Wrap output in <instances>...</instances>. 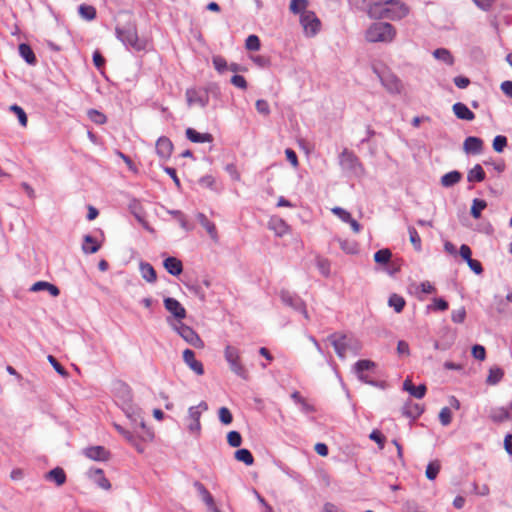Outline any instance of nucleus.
I'll return each instance as SVG.
<instances>
[{
    "label": "nucleus",
    "mask_w": 512,
    "mask_h": 512,
    "mask_svg": "<svg viewBox=\"0 0 512 512\" xmlns=\"http://www.w3.org/2000/svg\"><path fill=\"white\" fill-rule=\"evenodd\" d=\"M369 6V15L374 18L400 20L409 13V8L396 0H364Z\"/></svg>",
    "instance_id": "obj_1"
},
{
    "label": "nucleus",
    "mask_w": 512,
    "mask_h": 512,
    "mask_svg": "<svg viewBox=\"0 0 512 512\" xmlns=\"http://www.w3.org/2000/svg\"><path fill=\"white\" fill-rule=\"evenodd\" d=\"M327 340L333 346L337 356L344 360L347 352L357 355L362 349V345L358 339L343 333H333L327 337Z\"/></svg>",
    "instance_id": "obj_2"
},
{
    "label": "nucleus",
    "mask_w": 512,
    "mask_h": 512,
    "mask_svg": "<svg viewBox=\"0 0 512 512\" xmlns=\"http://www.w3.org/2000/svg\"><path fill=\"white\" fill-rule=\"evenodd\" d=\"M395 36L394 26L387 22H374L365 32V39L370 43H390Z\"/></svg>",
    "instance_id": "obj_3"
},
{
    "label": "nucleus",
    "mask_w": 512,
    "mask_h": 512,
    "mask_svg": "<svg viewBox=\"0 0 512 512\" xmlns=\"http://www.w3.org/2000/svg\"><path fill=\"white\" fill-rule=\"evenodd\" d=\"M117 38L126 46L136 51L145 49V41L139 39L136 27L128 24L123 27L117 26L115 29Z\"/></svg>",
    "instance_id": "obj_4"
},
{
    "label": "nucleus",
    "mask_w": 512,
    "mask_h": 512,
    "mask_svg": "<svg viewBox=\"0 0 512 512\" xmlns=\"http://www.w3.org/2000/svg\"><path fill=\"white\" fill-rule=\"evenodd\" d=\"M224 357L229 364L230 370L242 379L248 378V372L240 359V351L238 348L227 345L224 350Z\"/></svg>",
    "instance_id": "obj_5"
},
{
    "label": "nucleus",
    "mask_w": 512,
    "mask_h": 512,
    "mask_svg": "<svg viewBox=\"0 0 512 512\" xmlns=\"http://www.w3.org/2000/svg\"><path fill=\"white\" fill-rule=\"evenodd\" d=\"M208 409V405L205 401H201L196 406H191L188 409V416L186 417L187 429L189 433L199 436L201 433L200 418L204 411Z\"/></svg>",
    "instance_id": "obj_6"
},
{
    "label": "nucleus",
    "mask_w": 512,
    "mask_h": 512,
    "mask_svg": "<svg viewBox=\"0 0 512 512\" xmlns=\"http://www.w3.org/2000/svg\"><path fill=\"white\" fill-rule=\"evenodd\" d=\"M280 299L282 303L293 310L301 313L305 319H309V315L306 309L305 302L301 299L297 294L290 292L288 290L280 291Z\"/></svg>",
    "instance_id": "obj_7"
},
{
    "label": "nucleus",
    "mask_w": 512,
    "mask_h": 512,
    "mask_svg": "<svg viewBox=\"0 0 512 512\" xmlns=\"http://www.w3.org/2000/svg\"><path fill=\"white\" fill-rule=\"evenodd\" d=\"M300 24L307 37L316 36L321 29V21L313 11L302 13Z\"/></svg>",
    "instance_id": "obj_8"
},
{
    "label": "nucleus",
    "mask_w": 512,
    "mask_h": 512,
    "mask_svg": "<svg viewBox=\"0 0 512 512\" xmlns=\"http://www.w3.org/2000/svg\"><path fill=\"white\" fill-rule=\"evenodd\" d=\"M375 367H376L375 362L368 360V359H363V360L357 361L354 364L353 371L355 372V374L357 375L358 379L361 382L369 384L371 386L378 387V386H380L379 382L371 379L368 376V374H366V372L373 370Z\"/></svg>",
    "instance_id": "obj_9"
},
{
    "label": "nucleus",
    "mask_w": 512,
    "mask_h": 512,
    "mask_svg": "<svg viewBox=\"0 0 512 512\" xmlns=\"http://www.w3.org/2000/svg\"><path fill=\"white\" fill-rule=\"evenodd\" d=\"M174 328L178 332V334L190 345L197 348L203 346L201 338L191 327L179 321V323L176 324Z\"/></svg>",
    "instance_id": "obj_10"
},
{
    "label": "nucleus",
    "mask_w": 512,
    "mask_h": 512,
    "mask_svg": "<svg viewBox=\"0 0 512 512\" xmlns=\"http://www.w3.org/2000/svg\"><path fill=\"white\" fill-rule=\"evenodd\" d=\"M188 106L199 105L204 108L209 102V95L207 91L189 88L185 93Z\"/></svg>",
    "instance_id": "obj_11"
},
{
    "label": "nucleus",
    "mask_w": 512,
    "mask_h": 512,
    "mask_svg": "<svg viewBox=\"0 0 512 512\" xmlns=\"http://www.w3.org/2000/svg\"><path fill=\"white\" fill-rule=\"evenodd\" d=\"M339 163L344 170L351 172H356L358 168H361L358 157L346 148L339 155Z\"/></svg>",
    "instance_id": "obj_12"
},
{
    "label": "nucleus",
    "mask_w": 512,
    "mask_h": 512,
    "mask_svg": "<svg viewBox=\"0 0 512 512\" xmlns=\"http://www.w3.org/2000/svg\"><path fill=\"white\" fill-rule=\"evenodd\" d=\"M381 84L385 87V89L391 94H399L402 89L401 81L392 73H377Z\"/></svg>",
    "instance_id": "obj_13"
},
{
    "label": "nucleus",
    "mask_w": 512,
    "mask_h": 512,
    "mask_svg": "<svg viewBox=\"0 0 512 512\" xmlns=\"http://www.w3.org/2000/svg\"><path fill=\"white\" fill-rule=\"evenodd\" d=\"M489 418L494 423H503L512 420V402L508 407H493L489 411Z\"/></svg>",
    "instance_id": "obj_14"
},
{
    "label": "nucleus",
    "mask_w": 512,
    "mask_h": 512,
    "mask_svg": "<svg viewBox=\"0 0 512 512\" xmlns=\"http://www.w3.org/2000/svg\"><path fill=\"white\" fill-rule=\"evenodd\" d=\"M164 306L177 320L181 321L186 317V310L177 299L172 297L165 298Z\"/></svg>",
    "instance_id": "obj_15"
},
{
    "label": "nucleus",
    "mask_w": 512,
    "mask_h": 512,
    "mask_svg": "<svg viewBox=\"0 0 512 512\" xmlns=\"http://www.w3.org/2000/svg\"><path fill=\"white\" fill-rule=\"evenodd\" d=\"M173 151V143L172 141L166 137L161 136L158 138L156 142V153L157 155L164 160H167L170 158Z\"/></svg>",
    "instance_id": "obj_16"
},
{
    "label": "nucleus",
    "mask_w": 512,
    "mask_h": 512,
    "mask_svg": "<svg viewBox=\"0 0 512 512\" xmlns=\"http://www.w3.org/2000/svg\"><path fill=\"white\" fill-rule=\"evenodd\" d=\"M484 142L481 138L469 136L464 140L463 150L466 154L478 155L483 151Z\"/></svg>",
    "instance_id": "obj_17"
},
{
    "label": "nucleus",
    "mask_w": 512,
    "mask_h": 512,
    "mask_svg": "<svg viewBox=\"0 0 512 512\" xmlns=\"http://www.w3.org/2000/svg\"><path fill=\"white\" fill-rule=\"evenodd\" d=\"M183 360L187 364V366L193 370L197 375L204 374L203 364L196 360L195 353L193 350L186 349L183 352Z\"/></svg>",
    "instance_id": "obj_18"
},
{
    "label": "nucleus",
    "mask_w": 512,
    "mask_h": 512,
    "mask_svg": "<svg viewBox=\"0 0 512 512\" xmlns=\"http://www.w3.org/2000/svg\"><path fill=\"white\" fill-rule=\"evenodd\" d=\"M423 412L424 408L421 405L411 401L406 402L402 407V414L412 420L419 418Z\"/></svg>",
    "instance_id": "obj_19"
},
{
    "label": "nucleus",
    "mask_w": 512,
    "mask_h": 512,
    "mask_svg": "<svg viewBox=\"0 0 512 512\" xmlns=\"http://www.w3.org/2000/svg\"><path fill=\"white\" fill-rule=\"evenodd\" d=\"M85 455L95 461H105L109 458V452L103 446H92L85 449Z\"/></svg>",
    "instance_id": "obj_20"
},
{
    "label": "nucleus",
    "mask_w": 512,
    "mask_h": 512,
    "mask_svg": "<svg viewBox=\"0 0 512 512\" xmlns=\"http://www.w3.org/2000/svg\"><path fill=\"white\" fill-rule=\"evenodd\" d=\"M143 433L141 435H135V433L132 434V441H128L139 453L144 452V446L141 444V441H151L154 437L153 433L145 428L142 429Z\"/></svg>",
    "instance_id": "obj_21"
},
{
    "label": "nucleus",
    "mask_w": 512,
    "mask_h": 512,
    "mask_svg": "<svg viewBox=\"0 0 512 512\" xmlns=\"http://www.w3.org/2000/svg\"><path fill=\"white\" fill-rule=\"evenodd\" d=\"M403 390L407 391L411 396L422 399L427 391V388L424 384H420L415 386L412 381L407 378L403 383Z\"/></svg>",
    "instance_id": "obj_22"
},
{
    "label": "nucleus",
    "mask_w": 512,
    "mask_h": 512,
    "mask_svg": "<svg viewBox=\"0 0 512 512\" xmlns=\"http://www.w3.org/2000/svg\"><path fill=\"white\" fill-rule=\"evenodd\" d=\"M187 139L193 143H211L213 136L210 133H199L193 128H187L185 131Z\"/></svg>",
    "instance_id": "obj_23"
},
{
    "label": "nucleus",
    "mask_w": 512,
    "mask_h": 512,
    "mask_svg": "<svg viewBox=\"0 0 512 512\" xmlns=\"http://www.w3.org/2000/svg\"><path fill=\"white\" fill-rule=\"evenodd\" d=\"M196 218H197L198 222L201 224V226L207 231V233L209 234L211 239L214 242H217L218 241V233H217L215 224L213 222H211L206 217V215L203 213H198L196 215Z\"/></svg>",
    "instance_id": "obj_24"
},
{
    "label": "nucleus",
    "mask_w": 512,
    "mask_h": 512,
    "mask_svg": "<svg viewBox=\"0 0 512 512\" xmlns=\"http://www.w3.org/2000/svg\"><path fill=\"white\" fill-rule=\"evenodd\" d=\"M452 110L456 117L461 120L472 121L475 119V114L464 103H455Z\"/></svg>",
    "instance_id": "obj_25"
},
{
    "label": "nucleus",
    "mask_w": 512,
    "mask_h": 512,
    "mask_svg": "<svg viewBox=\"0 0 512 512\" xmlns=\"http://www.w3.org/2000/svg\"><path fill=\"white\" fill-rule=\"evenodd\" d=\"M164 268L173 276H178L183 271L182 262L176 257H167L163 262Z\"/></svg>",
    "instance_id": "obj_26"
},
{
    "label": "nucleus",
    "mask_w": 512,
    "mask_h": 512,
    "mask_svg": "<svg viewBox=\"0 0 512 512\" xmlns=\"http://www.w3.org/2000/svg\"><path fill=\"white\" fill-rule=\"evenodd\" d=\"M31 291L38 292V291H48L53 297H57L60 294V290L57 286L46 282V281H38L34 283L31 288Z\"/></svg>",
    "instance_id": "obj_27"
},
{
    "label": "nucleus",
    "mask_w": 512,
    "mask_h": 512,
    "mask_svg": "<svg viewBox=\"0 0 512 512\" xmlns=\"http://www.w3.org/2000/svg\"><path fill=\"white\" fill-rule=\"evenodd\" d=\"M125 412H126L127 417L132 421V423L134 425L133 429L135 432H137L138 427L141 429L146 428L145 422H144L143 418L141 417V412L139 409H134V408L130 407Z\"/></svg>",
    "instance_id": "obj_28"
},
{
    "label": "nucleus",
    "mask_w": 512,
    "mask_h": 512,
    "mask_svg": "<svg viewBox=\"0 0 512 512\" xmlns=\"http://www.w3.org/2000/svg\"><path fill=\"white\" fill-rule=\"evenodd\" d=\"M140 273L143 279L149 283H154L157 279L156 271L153 266L148 262H140Z\"/></svg>",
    "instance_id": "obj_29"
},
{
    "label": "nucleus",
    "mask_w": 512,
    "mask_h": 512,
    "mask_svg": "<svg viewBox=\"0 0 512 512\" xmlns=\"http://www.w3.org/2000/svg\"><path fill=\"white\" fill-rule=\"evenodd\" d=\"M45 478L49 481L55 482L57 486H61L66 482V474L60 467H56L50 470L45 475Z\"/></svg>",
    "instance_id": "obj_30"
},
{
    "label": "nucleus",
    "mask_w": 512,
    "mask_h": 512,
    "mask_svg": "<svg viewBox=\"0 0 512 512\" xmlns=\"http://www.w3.org/2000/svg\"><path fill=\"white\" fill-rule=\"evenodd\" d=\"M462 178V174L459 171H450L441 177V185L443 187H452L457 184Z\"/></svg>",
    "instance_id": "obj_31"
},
{
    "label": "nucleus",
    "mask_w": 512,
    "mask_h": 512,
    "mask_svg": "<svg viewBox=\"0 0 512 512\" xmlns=\"http://www.w3.org/2000/svg\"><path fill=\"white\" fill-rule=\"evenodd\" d=\"M486 174L480 164H476L473 168L468 171L467 181L468 182H482L485 180Z\"/></svg>",
    "instance_id": "obj_32"
},
{
    "label": "nucleus",
    "mask_w": 512,
    "mask_h": 512,
    "mask_svg": "<svg viewBox=\"0 0 512 512\" xmlns=\"http://www.w3.org/2000/svg\"><path fill=\"white\" fill-rule=\"evenodd\" d=\"M100 249V244L97 240L91 235L84 236V242L82 245V250L85 254H93L96 253Z\"/></svg>",
    "instance_id": "obj_33"
},
{
    "label": "nucleus",
    "mask_w": 512,
    "mask_h": 512,
    "mask_svg": "<svg viewBox=\"0 0 512 512\" xmlns=\"http://www.w3.org/2000/svg\"><path fill=\"white\" fill-rule=\"evenodd\" d=\"M20 56L30 65H35L37 62L36 56L31 47L26 43L19 45Z\"/></svg>",
    "instance_id": "obj_34"
},
{
    "label": "nucleus",
    "mask_w": 512,
    "mask_h": 512,
    "mask_svg": "<svg viewBox=\"0 0 512 512\" xmlns=\"http://www.w3.org/2000/svg\"><path fill=\"white\" fill-rule=\"evenodd\" d=\"M194 487L202 497V500L207 505V507H212L214 502V498L210 494V492L206 489V487L199 481L194 482Z\"/></svg>",
    "instance_id": "obj_35"
},
{
    "label": "nucleus",
    "mask_w": 512,
    "mask_h": 512,
    "mask_svg": "<svg viewBox=\"0 0 512 512\" xmlns=\"http://www.w3.org/2000/svg\"><path fill=\"white\" fill-rule=\"evenodd\" d=\"M269 228L272 229L277 236H283L288 233L289 226L282 219H271Z\"/></svg>",
    "instance_id": "obj_36"
},
{
    "label": "nucleus",
    "mask_w": 512,
    "mask_h": 512,
    "mask_svg": "<svg viewBox=\"0 0 512 512\" xmlns=\"http://www.w3.org/2000/svg\"><path fill=\"white\" fill-rule=\"evenodd\" d=\"M433 56L437 60H440L449 66H452L454 64V57L452 56L451 52L446 48H438L434 50Z\"/></svg>",
    "instance_id": "obj_37"
},
{
    "label": "nucleus",
    "mask_w": 512,
    "mask_h": 512,
    "mask_svg": "<svg viewBox=\"0 0 512 512\" xmlns=\"http://www.w3.org/2000/svg\"><path fill=\"white\" fill-rule=\"evenodd\" d=\"M234 457L237 461L243 462L247 466H250L254 463V457L252 453L246 448L238 449L235 452Z\"/></svg>",
    "instance_id": "obj_38"
},
{
    "label": "nucleus",
    "mask_w": 512,
    "mask_h": 512,
    "mask_svg": "<svg viewBox=\"0 0 512 512\" xmlns=\"http://www.w3.org/2000/svg\"><path fill=\"white\" fill-rule=\"evenodd\" d=\"M307 6V0H291L289 9L293 14H299L301 16L302 13L310 11L307 10Z\"/></svg>",
    "instance_id": "obj_39"
},
{
    "label": "nucleus",
    "mask_w": 512,
    "mask_h": 512,
    "mask_svg": "<svg viewBox=\"0 0 512 512\" xmlns=\"http://www.w3.org/2000/svg\"><path fill=\"white\" fill-rule=\"evenodd\" d=\"M405 303V299L398 294H392L388 300V305L392 307L396 313H400L404 309Z\"/></svg>",
    "instance_id": "obj_40"
},
{
    "label": "nucleus",
    "mask_w": 512,
    "mask_h": 512,
    "mask_svg": "<svg viewBox=\"0 0 512 512\" xmlns=\"http://www.w3.org/2000/svg\"><path fill=\"white\" fill-rule=\"evenodd\" d=\"M441 469V463L439 460H433L428 463L425 471V475L429 480H435Z\"/></svg>",
    "instance_id": "obj_41"
},
{
    "label": "nucleus",
    "mask_w": 512,
    "mask_h": 512,
    "mask_svg": "<svg viewBox=\"0 0 512 512\" xmlns=\"http://www.w3.org/2000/svg\"><path fill=\"white\" fill-rule=\"evenodd\" d=\"M80 16L88 21H91L96 18V9L92 5L82 4L78 8Z\"/></svg>",
    "instance_id": "obj_42"
},
{
    "label": "nucleus",
    "mask_w": 512,
    "mask_h": 512,
    "mask_svg": "<svg viewBox=\"0 0 512 512\" xmlns=\"http://www.w3.org/2000/svg\"><path fill=\"white\" fill-rule=\"evenodd\" d=\"M487 203L482 199H474L471 207V215L475 219H479L481 217V212L486 208Z\"/></svg>",
    "instance_id": "obj_43"
},
{
    "label": "nucleus",
    "mask_w": 512,
    "mask_h": 512,
    "mask_svg": "<svg viewBox=\"0 0 512 512\" xmlns=\"http://www.w3.org/2000/svg\"><path fill=\"white\" fill-rule=\"evenodd\" d=\"M340 248L347 254H355L358 251V245L355 241L347 239H337Z\"/></svg>",
    "instance_id": "obj_44"
},
{
    "label": "nucleus",
    "mask_w": 512,
    "mask_h": 512,
    "mask_svg": "<svg viewBox=\"0 0 512 512\" xmlns=\"http://www.w3.org/2000/svg\"><path fill=\"white\" fill-rule=\"evenodd\" d=\"M9 110L16 114V116L18 118V121H19V124L22 127H26L27 126L28 118H27L26 112L23 110L22 107H20L17 104H13V105H11L9 107Z\"/></svg>",
    "instance_id": "obj_45"
},
{
    "label": "nucleus",
    "mask_w": 512,
    "mask_h": 512,
    "mask_svg": "<svg viewBox=\"0 0 512 512\" xmlns=\"http://www.w3.org/2000/svg\"><path fill=\"white\" fill-rule=\"evenodd\" d=\"M392 253L389 249H380L374 254V261L379 264H387L391 259Z\"/></svg>",
    "instance_id": "obj_46"
},
{
    "label": "nucleus",
    "mask_w": 512,
    "mask_h": 512,
    "mask_svg": "<svg viewBox=\"0 0 512 512\" xmlns=\"http://www.w3.org/2000/svg\"><path fill=\"white\" fill-rule=\"evenodd\" d=\"M408 233H409L410 242L414 246L415 250L421 251V249H422L421 238H420L417 230L414 227L410 226L408 228Z\"/></svg>",
    "instance_id": "obj_47"
},
{
    "label": "nucleus",
    "mask_w": 512,
    "mask_h": 512,
    "mask_svg": "<svg viewBox=\"0 0 512 512\" xmlns=\"http://www.w3.org/2000/svg\"><path fill=\"white\" fill-rule=\"evenodd\" d=\"M169 214L173 215L178 220L181 228L186 231L192 230V226L189 225L185 215L180 210H170Z\"/></svg>",
    "instance_id": "obj_48"
},
{
    "label": "nucleus",
    "mask_w": 512,
    "mask_h": 512,
    "mask_svg": "<svg viewBox=\"0 0 512 512\" xmlns=\"http://www.w3.org/2000/svg\"><path fill=\"white\" fill-rule=\"evenodd\" d=\"M219 420L224 425H229L233 421V416L227 407H221L218 411Z\"/></svg>",
    "instance_id": "obj_49"
},
{
    "label": "nucleus",
    "mask_w": 512,
    "mask_h": 512,
    "mask_svg": "<svg viewBox=\"0 0 512 512\" xmlns=\"http://www.w3.org/2000/svg\"><path fill=\"white\" fill-rule=\"evenodd\" d=\"M227 442L231 447H239L242 444V436L238 431H230L227 434Z\"/></svg>",
    "instance_id": "obj_50"
},
{
    "label": "nucleus",
    "mask_w": 512,
    "mask_h": 512,
    "mask_svg": "<svg viewBox=\"0 0 512 512\" xmlns=\"http://www.w3.org/2000/svg\"><path fill=\"white\" fill-rule=\"evenodd\" d=\"M503 377V371L500 368L490 369L487 377V383L491 385L497 384Z\"/></svg>",
    "instance_id": "obj_51"
},
{
    "label": "nucleus",
    "mask_w": 512,
    "mask_h": 512,
    "mask_svg": "<svg viewBox=\"0 0 512 512\" xmlns=\"http://www.w3.org/2000/svg\"><path fill=\"white\" fill-rule=\"evenodd\" d=\"M245 47L250 51H257L260 49V40L256 35H249L245 41Z\"/></svg>",
    "instance_id": "obj_52"
},
{
    "label": "nucleus",
    "mask_w": 512,
    "mask_h": 512,
    "mask_svg": "<svg viewBox=\"0 0 512 512\" xmlns=\"http://www.w3.org/2000/svg\"><path fill=\"white\" fill-rule=\"evenodd\" d=\"M88 117L91 121H93L96 124H104L106 122V116L95 109H90L88 111Z\"/></svg>",
    "instance_id": "obj_53"
},
{
    "label": "nucleus",
    "mask_w": 512,
    "mask_h": 512,
    "mask_svg": "<svg viewBox=\"0 0 512 512\" xmlns=\"http://www.w3.org/2000/svg\"><path fill=\"white\" fill-rule=\"evenodd\" d=\"M439 421L443 426H447L452 421V412L448 407H443L439 413Z\"/></svg>",
    "instance_id": "obj_54"
},
{
    "label": "nucleus",
    "mask_w": 512,
    "mask_h": 512,
    "mask_svg": "<svg viewBox=\"0 0 512 512\" xmlns=\"http://www.w3.org/2000/svg\"><path fill=\"white\" fill-rule=\"evenodd\" d=\"M507 146V138L503 135H497L493 140V149L501 153Z\"/></svg>",
    "instance_id": "obj_55"
},
{
    "label": "nucleus",
    "mask_w": 512,
    "mask_h": 512,
    "mask_svg": "<svg viewBox=\"0 0 512 512\" xmlns=\"http://www.w3.org/2000/svg\"><path fill=\"white\" fill-rule=\"evenodd\" d=\"M213 65L214 68L219 72L223 73L228 68L226 60L221 56H215L213 57Z\"/></svg>",
    "instance_id": "obj_56"
},
{
    "label": "nucleus",
    "mask_w": 512,
    "mask_h": 512,
    "mask_svg": "<svg viewBox=\"0 0 512 512\" xmlns=\"http://www.w3.org/2000/svg\"><path fill=\"white\" fill-rule=\"evenodd\" d=\"M331 211L334 215L338 216L345 223L350 221L352 218L351 214L341 207H334Z\"/></svg>",
    "instance_id": "obj_57"
},
{
    "label": "nucleus",
    "mask_w": 512,
    "mask_h": 512,
    "mask_svg": "<svg viewBox=\"0 0 512 512\" xmlns=\"http://www.w3.org/2000/svg\"><path fill=\"white\" fill-rule=\"evenodd\" d=\"M465 318H466V310L464 307L454 310L451 313V319L455 323H463Z\"/></svg>",
    "instance_id": "obj_58"
},
{
    "label": "nucleus",
    "mask_w": 512,
    "mask_h": 512,
    "mask_svg": "<svg viewBox=\"0 0 512 512\" xmlns=\"http://www.w3.org/2000/svg\"><path fill=\"white\" fill-rule=\"evenodd\" d=\"M48 361L50 362V364L53 366V368L55 369V371L58 374H60L61 376H67L68 375L66 369L56 360L55 357H53L52 355H49L48 356Z\"/></svg>",
    "instance_id": "obj_59"
},
{
    "label": "nucleus",
    "mask_w": 512,
    "mask_h": 512,
    "mask_svg": "<svg viewBox=\"0 0 512 512\" xmlns=\"http://www.w3.org/2000/svg\"><path fill=\"white\" fill-rule=\"evenodd\" d=\"M472 355L475 359L483 361L486 358V350L482 345H474L472 347Z\"/></svg>",
    "instance_id": "obj_60"
},
{
    "label": "nucleus",
    "mask_w": 512,
    "mask_h": 512,
    "mask_svg": "<svg viewBox=\"0 0 512 512\" xmlns=\"http://www.w3.org/2000/svg\"><path fill=\"white\" fill-rule=\"evenodd\" d=\"M256 110L263 115L270 114V107L266 100L259 99L256 101Z\"/></svg>",
    "instance_id": "obj_61"
},
{
    "label": "nucleus",
    "mask_w": 512,
    "mask_h": 512,
    "mask_svg": "<svg viewBox=\"0 0 512 512\" xmlns=\"http://www.w3.org/2000/svg\"><path fill=\"white\" fill-rule=\"evenodd\" d=\"M473 3L482 11H489L493 4L494 0H472Z\"/></svg>",
    "instance_id": "obj_62"
},
{
    "label": "nucleus",
    "mask_w": 512,
    "mask_h": 512,
    "mask_svg": "<svg viewBox=\"0 0 512 512\" xmlns=\"http://www.w3.org/2000/svg\"><path fill=\"white\" fill-rule=\"evenodd\" d=\"M225 170L233 180L240 181V173L238 172L235 164H233V163L227 164L225 166Z\"/></svg>",
    "instance_id": "obj_63"
},
{
    "label": "nucleus",
    "mask_w": 512,
    "mask_h": 512,
    "mask_svg": "<svg viewBox=\"0 0 512 512\" xmlns=\"http://www.w3.org/2000/svg\"><path fill=\"white\" fill-rule=\"evenodd\" d=\"M231 83L240 88V89H246L247 88V82L246 79L241 75H234L231 78Z\"/></svg>",
    "instance_id": "obj_64"
}]
</instances>
